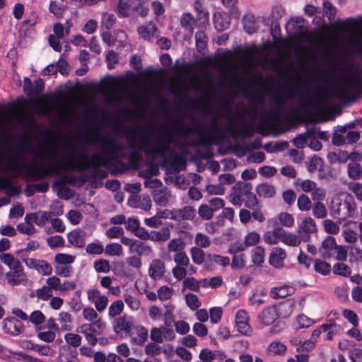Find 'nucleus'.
I'll return each mask as SVG.
<instances>
[{"label": "nucleus", "mask_w": 362, "mask_h": 362, "mask_svg": "<svg viewBox=\"0 0 362 362\" xmlns=\"http://www.w3.org/2000/svg\"><path fill=\"white\" fill-rule=\"evenodd\" d=\"M333 273L343 276H348L351 274V269L344 263H337L333 267Z\"/></svg>", "instance_id": "e433bc0d"}, {"label": "nucleus", "mask_w": 362, "mask_h": 362, "mask_svg": "<svg viewBox=\"0 0 362 362\" xmlns=\"http://www.w3.org/2000/svg\"><path fill=\"white\" fill-rule=\"evenodd\" d=\"M351 88H354L357 91L362 90V77L356 76L352 79L347 81L344 86V90H349Z\"/></svg>", "instance_id": "72a5a7b5"}, {"label": "nucleus", "mask_w": 362, "mask_h": 362, "mask_svg": "<svg viewBox=\"0 0 362 362\" xmlns=\"http://www.w3.org/2000/svg\"><path fill=\"white\" fill-rule=\"evenodd\" d=\"M256 192L259 197H272L276 194L275 187L272 185L262 183L256 187Z\"/></svg>", "instance_id": "f3484780"}, {"label": "nucleus", "mask_w": 362, "mask_h": 362, "mask_svg": "<svg viewBox=\"0 0 362 362\" xmlns=\"http://www.w3.org/2000/svg\"><path fill=\"white\" fill-rule=\"evenodd\" d=\"M64 339L68 344L74 347H78L81 344L82 338L79 334L67 333L64 336Z\"/></svg>", "instance_id": "4c0bfd02"}, {"label": "nucleus", "mask_w": 362, "mask_h": 362, "mask_svg": "<svg viewBox=\"0 0 362 362\" xmlns=\"http://www.w3.org/2000/svg\"><path fill=\"white\" fill-rule=\"evenodd\" d=\"M243 23L244 30L248 34H252L257 31L258 26L253 15L248 14L245 16L243 18Z\"/></svg>", "instance_id": "2eb2a0df"}, {"label": "nucleus", "mask_w": 362, "mask_h": 362, "mask_svg": "<svg viewBox=\"0 0 362 362\" xmlns=\"http://www.w3.org/2000/svg\"><path fill=\"white\" fill-rule=\"evenodd\" d=\"M222 309L219 307H214L209 310L210 320L212 323H217L221 319Z\"/></svg>", "instance_id": "bf43d9fd"}, {"label": "nucleus", "mask_w": 362, "mask_h": 362, "mask_svg": "<svg viewBox=\"0 0 362 362\" xmlns=\"http://www.w3.org/2000/svg\"><path fill=\"white\" fill-rule=\"evenodd\" d=\"M347 173L349 178L356 180L362 177V167L357 163H349L347 165Z\"/></svg>", "instance_id": "a211bd4d"}, {"label": "nucleus", "mask_w": 362, "mask_h": 362, "mask_svg": "<svg viewBox=\"0 0 362 362\" xmlns=\"http://www.w3.org/2000/svg\"><path fill=\"white\" fill-rule=\"evenodd\" d=\"M86 251L88 254L100 255L104 252V248L100 243H92L86 246Z\"/></svg>", "instance_id": "603ef678"}, {"label": "nucleus", "mask_w": 362, "mask_h": 362, "mask_svg": "<svg viewBox=\"0 0 362 362\" xmlns=\"http://www.w3.org/2000/svg\"><path fill=\"white\" fill-rule=\"evenodd\" d=\"M298 206L300 211H308L312 207V203L310 198L303 194L298 199Z\"/></svg>", "instance_id": "58836bf2"}, {"label": "nucleus", "mask_w": 362, "mask_h": 362, "mask_svg": "<svg viewBox=\"0 0 362 362\" xmlns=\"http://www.w3.org/2000/svg\"><path fill=\"white\" fill-rule=\"evenodd\" d=\"M294 291L293 287L284 285L278 288H273L271 290L270 296L274 299L283 298L293 294Z\"/></svg>", "instance_id": "ddd939ff"}, {"label": "nucleus", "mask_w": 362, "mask_h": 362, "mask_svg": "<svg viewBox=\"0 0 362 362\" xmlns=\"http://www.w3.org/2000/svg\"><path fill=\"white\" fill-rule=\"evenodd\" d=\"M268 350L275 355L283 356L286 352V346L280 341H273L269 344Z\"/></svg>", "instance_id": "c756f323"}, {"label": "nucleus", "mask_w": 362, "mask_h": 362, "mask_svg": "<svg viewBox=\"0 0 362 362\" xmlns=\"http://www.w3.org/2000/svg\"><path fill=\"white\" fill-rule=\"evenodd\" d=\"M174 261L177 266L187 267L189 264V259L184 252H177L174 256Z\"/></svg>", "instance_id": "49530a36"}, {"label": "nucleus", "mask_w": 362, "mask_h": 362, "mask_svg": "<svg viewBox=\"0 0 362 362\" xmlns=\"http://www.w3.org/2000/svg\"><path fill=\"white\" fill-rule=\"evenodd\" d=\"M56 334L54 332L47 331V332H40L37 334V337L47 343L52 342L55 339Z\"/></svg>", "instance_id": "69168bd1"}, {"label": "nucleus", "mask_w": 362, "mask_h": 362, "mask_svg": "<svg viewBox=\"0 0 362 362\" xmlns=\"http://www.w3.org/2000/svg\"><path fill=\"white\" fill-rule=\"evenodd\" d=\"M54 261L58 264H69L74 262V257L67 254L58 253L54 256Z\"/></svg>", "instance_id": "c03bdc74"}, {"label": "nucleus", "mask_w": 362, "mask_h": 362, "mask_svg": "<svg viewBox=\"0 0 362 362\" xmlns=\"http://www.w3.org/2000/svg\"><path fill=\"white\" fill-rule=\"evenodd\" d=\"M286 257L285 250L281 247H274L270 256L269 263L276 268H281L284 265V259Z\"/></svg>", "instance_id": "1a4fd4ad"}, {"label": "nucleus", "mask_w": 362, "mask_h": 362, "mask_svg": "<svg viewBox=\"0 0 362 362\" xmlns=\"http://www.w3.org/2000/svg\"><path fill=\"white\" fill-rule=\"evenodd\" d=\"M264 255L265 251L262 246L256 247L253 250V255L252 257V262L257 266H261L264 262Z\"/></svg>", "instance_id": "cd10ccee"}, {"label": "nucleus", "mask_w": 362, "mask_h": 362, "mask_svg": "<svg viewBox=\"0 0 362 362\" xmlns=\"http://www.w3.org/2000/svg\"><path fill=\"white\" fill-rule=\"evenodd\" d=\"M213 261L223 267H226L230 264V259L228 257H223L218 255H211V254H208L206 255L205 262V268L206 269H211Z\"/></svg>", "instance_id": "f8f14e48"}, {"label": "nucleus", "mask_w": 362, "mask_h": 362, "mask_svg": "<svg viewBox=\"0 0 362 362\" xmlns=\"http://www.w3.org/2000/svg\"><path fill=\"white\" fill-rule=\"evenodd\" d=\"M344 206L346 211L345 212L346 217H351L353 215V212L355 209V202L353 200L352 197L349 196L346 199H344L343 204L340 203V206Z\"/></svg>", "instance_id": "a19ab883"}, {"label": "nucleus", "mask_w": 362, "mask_h": 362, "mask_svg": "<svg viewBox=\"0 0 362 362\" xmlns=\"http://www.w3.org/2000/svg\"><path fill=\"white\" fill-rule=\"evenodd\" d=\"M185 286L194 291H199V282L197 281L194 277H187L183 281Z\"/></svg>", "instance_id": "13d9d810"}, {"label": "nucleus", "mask_w": 362, "mask_h": 362, "mask_svg": "<svg viewBox=\"0 0 362 362\" xmlns=\"http://www.w3.org/2000/svg\"><path fill=\"white\" fill-rule=\"evenodd\" d=\"M187 306L192 310L198 309L201 306V303L196 294L189 293L185 296Z\"/></svg>", "instance_id": "c85d7f7f"}, {"label": "nucleus", "mask_w": 362, "mask_h": 362, "mask_svg": "<svg viewBox=\"0 0 362 362\" xmlns=\"http://www.w3.org/2000/svg\"><path fill=\"white\" fill-rule=\"evenodd\" d=\"M114 156L101 158L100 156L89 157L83 153L81 154V160L73 159L69 162L66 168H71L76 170H84L91 168V165L107 168L112 165Z\"/></svg>", "instance_id": "f257e3e1"}, {"label": "nucleus", "mask_w": 362, "mask_h": 362, "mask_svg": "<svg viewBox=\"0 0 362 362\" xmlns=\"http://www.w3.org/2000/svg\"><path fill=\"white\" fill-rule=\"evenodd\" d=\"M36 270L42 275L48 276L52 272V265L45 260H39Z\"/></svg>", "instance_id": "37998d69"}, {"label": "nucleus", "mask_w": 362, "mask_h": 362, "mask_svg": "<svg viewBox=\"0 0 362 362\" xmlns=\"http://www.w3.org/2000/svg\"><path fill=\"white\" fill-rule=\"evenodd\" d=\"M94 268L98 272L107 273L110 269V262L107 259H98L94 262Z\"/></svg>", "instance_id": "79ce46f5"}, {"label": "nucleus", "mask_w": 362, "mask_h": 362, "mask_svg": "<svg viewBox=\"0 0 362 362\" xmlns=\"http://www.w3.org/2000/svg\"><path fill=\"white\" fill-rule=\"evenodd\" d=\"M166 212L170 215V218L175 221L191 220L196 215V210L190 206H185L183 209H174L173 211L166 210Z\"/></svg>", "instance_id": "423d86ee"}, {"label": "nucleus", "mask_w": 362, "mask_h": 362, "mask_svg": "<svg viewBox=\"0 0 362 362\" xmlns=\"http://www.w3.org/2000/svg\"><path fill=\"white\" fill-rule=\"evenodd\" d=\"M324 227L325 231L330 234H337L339 231V226L330 219L324 221Z\"/></svg>", "instance_id": "864d4df0"}, {"label": "nucleus", "mask_w": 362, "mask_h": 362, "mask_svg": "<svg viewBox=\"0 0 362 362\" xmlns=\"http://www.w3.org/2000/svg\"><path fill=\"white\" fill-rule=\"evenodd\" d=\"M280 222L286 227H291L294 223V219L291 214L282 212L279 215Z\"/></svg>", "instance_id": "052dcab7"}, {"label": "nucleus", "mask_w": 362, "mask_h": 362, "mask_svg": "<svg viewBox=\"0 0 362 362\" xmlns=\"http://www.w3.org/2000/svg\"><path fill=\"white\" fill-rule=\"evenodd\" d=\"M196 21L193 16L189 13H186L182 15L180 20V23L182 28H184L190 35H192L194 31V25Z\"/></svg>", "instance_id": "6ab92c4d"}, {"label": "nucleus", "mask_w": 362, "mask_h": 362, "mask_svg": "<svg viewBox=\"0 0 362 362\" xmlns=\"http://www.w3.org/2000/svg\"><path fill=\"white\" fill-rule=\"evenodd\" d=\"M129 146L131 148L134 150H140L142 151L145 148V146L148 144L149 140L148 138L144 137L142 139V142L140 144H137L136 138L135 134L129 137Z\"/></svg>", "instance_id": "c9c22d12"}, {"label": "nucleus", "mask_w": 362, "mask_h": 362, "mask_svg": "<svg viewBox=\"0 0 362 362\" xmlns=\"http://www.w3.org/2000/svg\"><path fill=\"white\" fill-rule=\"evenodd\" d=\"M54 159L55 163L52 166L38 168L36 165H33L28 169V175L32 180H40L45 178L49 175L57 174L59 170L62 168V165H59L56 160V155L54 153L48 152Z\"/></svg>", "instance_id": "f03ea898"}, {"label": "nucleus", "mask_w": 362, "mask_h": 362, "mask_svg": "<svg viewBox=\"0 0 362 362\" xmlns=\"http://www.w3.org/2000/svg\"><path fill=\"white\" fill-rule=\"evenodd\" d=\"M124 304L120 300H117L112 303L109 308V315L111 317H114L119 315L123 310Z\"/></svg>", "instance_id": "ea45409f"}, {"label": "nucleus", "mask_w": 362, "mask_h": 362, "mask_svg": "<svg viewBox=\"0 0 362 362\" xmlns=\"http://www.w3.org/2000/svg\"><path fill=\"white\" fill-rule=\"evenodd\" d=\"M175 327L177 332L180 334H185L189 331V324L183 320L175 322Z\"/></svg>", "instance_id": "774afa93"}, {"label": "nucleus", "mask_w": 362, "mask_h": 362, "mask_svg": "<svg viewBox=\"0 0 362 362\" xmlns=\"http://www.w3.org/2000/svg\"><path fill=\"white\" fill-rule=\"evenodd\" d=\"M102 148L104 151L113 155L117 154L125 149L123 145L117 144L114 141H111L108 144H107L105 141H103Z\"/></svg>", "instance_id": "412c9836"}, {"label": "nucleus", "mask_w": 362, "mask_h": 362, "mask_svg": "<svg viewBox=\"0 0 362 362\" xmlns=\"http://www.w3.org/2000/svg\"><path fill=\"white\" fill-rule=\"evenodd\" d=\"M157 30L154 24L149 23L146 25H141L138 28L139 35L145 40H150L151 37L154 35V32Z\"/></svg>", "instance_id": "aec40b11"}, {"label": "nucleus", "mask_w": 362, "mask_h": 362, "mask_svg": "<svg viewBox=\"0 0 362 362\" xmlns=\"http://www.w3.org/2000/svg\"><path fill=\"white\" fill-rule=\"evenodd\" d=\"M17 229L19 232L27 235H31L35 232V228L30 222L19 223Z\"/></svg>", "instance_id": "680f3d73"}, {"label": "nucleus", "mask_w": 362, "mask_h": 362, "mask_svg": "<svg viewBox=\"0 0 362 362\" xmlns=\"http://www.w3.org/2000/svg\"><path fill=\"white\" fill-rule=\"evenodd\" d=\"M0 260L2 263L7 265L10 270H13L14 268L21 264V262L16 259L13 255L10 253H2L0 255Z\"/></svg>", "instance_id": "5701e85b"}, {"label": "nucleus", "mask_w": 362, "mask_h": 362, "mask_svg": "<svg viewBox=\"0 0 362 362\" xmlns=\"http://www.w3.org/2000/svg\"><path fill=\"white\" fill-rule=\"evenodd\" d=\"M170 238V230L163 228L160 231H151L148 240L153 241H166Z\"/></svg>", "instance_id": "393cba45"}, {"label": "nucleus", "mask_w": 362, "mask_h": 362, "mask_svg": "<svg viewBox=\"0 0 362 362\" xmlns=\"http://www.w3.org/2000/svg\"><path fill=\"white\" fill-rule=\"evenodd\" d=\"M152 252L151 247L143 242L134 240V244L129 248V252H135L138 256L141 257L143 255H148Z\"/></svg>", "instance_id": "4468645a"}, {"label": "nucleus", "mask_w": 362, "mask_h": 362, "mask_svg": "<svg viewBox=\"0 0 362 362\" xmlns=\"http://www.w3.org/2000/svg\"><path fill=\"white\" fill-rule=\"evenodd\" d=\"M252 185L249 182L239 181L233 187L230 194L231 202L234 205L240 206L244 202V197L247 196L252 192Z\"/></svg>", "instance_id": "7ed1b4c3"}, {"label": "nucleus", "mask_w": 362, "mask_h": 362, "mask_svg": "<svg viewBox=\"0 0 362 362\" xmlns=\"http://www.w3.org/2000/svg\"><path fill=\"white\" fill-rule=\"evenodd\" d=\"M194 10L197 12V20L200 21V23L204 24L209 21V13L204 9L202 4L199 0L195 1L194 4Z\"/></svg>", "instance_id": "4be33fe9"}, {"label": "nucleus", "mask_w": 362, "mask_h": 362, "mask_svg": "<svg viewBox=\"0 0 362 362\" xmlns=\"http://www.w3.org/2000/svg\"><path fill=\"white\" fill-rule=\"evenodd\" d=\"M192 261L197 264H201L206 262L204 252L198 247H192L190 250Z\"/></svg>", "instance_id": "b1692460"}, {"label": "nucleus", "mask_w": 362, "mask_h": 362, "mask_svg": "<svg viewBox=\"0 0 362 362\" xmlns=\"http://www.w3.org/2000/svg\"><path fill=\"white\" fill-rule=\"evenodd\" d=\"M230 23L227 18H223L221 15L214 16V26L218 31L221 32L226 30L229 27Z\"/></svg>", "instance_id": "2f4dec72"}, {"label": "nucleus", "mask_w": 362, "mask_h": 362, "mask_svg": "<svg viewBox=\"0 0 362 362\" xmlns=\"http://www.w3.org/2000/svg\"><path fill=\"white\" fill-rule=\"evenodd\" d=\"M83 328H86V330H88L91 332L100 334L104 329L105 324L101 320H98L91 325H83L82 327V329Z\"/></svg>", "instance_id": "a18cd8bd"}, {"label": "nucleus", "mask_w": 362, "mask_h": 362, "mask_svg": "<svg viewBox=\"0 0 362 362\" xmlns=\"http://www.w3.org/2000/svg\"><path fill=\"white\" fill-rule=\"evenodd\" d=\"M317 226L315 221L310 218H305L298 228V233L303 242H308L310 239V234L317 232Z\"/></svg>", "instance_id": "20e7f679"}, {"label": "nucleus", "mask_w": 362, "mask_h": 362, "mask_svg": "<svg viewBox=\"0 0 362 362\" xmlns=\"http://www.w3.org/2000/svg\"><path fill=\"white\" fill-rule=\"evenodd\" d=\"M170 197V192L165 189L156 191L153 198L157 205L164 206L169 202Z\"/></svg>", "instance_id": "dca6fc26"}, {"label": "nucleus", "mask_w": 362, "mask_h": 362, "mask_svg": "<svg viewBox=\"0 0 362 362\" xmlns=\"http://www.w3.org/2000/svg\"><path fill=\"white\" fill-rule=\"evenodd\" d=\"M198 214L204 220H210L214 215L213 209L207 204H202L198 209Z\"/></svg>", "instance_id": "09e8293b"}, {"label": "nucleus", "mask_w": 362, "mask_h": 362, "mask_svg": "<svg viewBox=\"0 0 362 362\" xmlns=\"http://www.w3.org/2000/svg\"><path fill=\"white\" fill-rule=\"evenodd\" d=\"M105 253L109 256H121L123 254V248L119 243H110L105 246Z\"/></svg>", "instance_id": "a878e982"}, {"label": "nucleus", "mask_w": 362, "mask_h": 362, "mask_svg": "<svg viewBox=\"0 0 362 362\" xmlns=\"http://www.w3.org/2000/svg\"><path fill=\"white\" fill-rule=\"evenodd\" d=\"M132 325V323L129 321H127L126 319L123 317H119L117 320L116 328L124 331L127 334H129L131 332Z\"/></svg>", "instance_id": "5fc2aeb1"}, {"label": "nucleus", "mask_w": 362, "mask_h": 362, "mask_svg": "<svg viewBox=\"0 0 362 362\" xmlns=\"http://www.w3.org/2000/svg\"><path fill=\"white\" fill-rule=\"evenodd\" d=\"M47 243L52 249L64 245V238L61 235H57L47 238Z\"/></svg>", "instance_id": "de8ad7c7"}, {"label": "nucleus", "mask_w": 362, "mask_h": 362, "mask_svg": "<svg viewBox=\"0 0 362 362\" xmlns=\"http://www.w3.org/2000/svg\"><path fill=\"white\" fill-rule=\"evenodd\" d=\"M314 269L316 272L322 275H327L331 272V265L321 259H315Z\"/></svg>", "instance_id": "bb28decb"}, {"label": "nucleus", "mask_w": 362, "mask_h": 362, "mask_svg": "<svg viewBox=\"0 0 362 362\" xmlns=\"http://www.w3.org/2000/svg\"><path fill=\"white\" fill-rule=\"evenodd\" d=\"M86 233L82 230H73L68 234L69 242L77 247H83L86 244Z\"/></svg>", "instance_id": "9b49d317"}, {"label": "nucleus", "mask_w": 362, "mask_h": 362, "mask_svg": "<svg viewBox=\"0 0 362 362\" xmlns=\"http://www.w3.org/2000/svg\"><path fill=\"white\" fill-rule=\"evenodd\" d=\"M195 243L200 247H207L210 245L211 240L207 235L198 233L195 236Z\"/></svg>", "instance_id": "3c124183"}, {"label": "nucleus", "mask_w": 362, "mask_h": 362, "mask_svg": "<svg viewBox=\"0 0 362 362\" xmlns=\"http://www.w3.org/2000/svg\"><path fill=\"white\" fill-rule=\"evenodd\" d=\"M259 235L255 232L249 233L245 238L244 244L246 247L255 245L259 243Z\"/></svg>", "instance_id": "6e6d98bb"}, {"label": "nucleus", "mask_w": 362, "mask_h": 362, "mask_svg": "<svg viewBox=\"0 0 362 362\" xmlns=\"http://www.w3.org/2000/svg\"><path fill=\"white\" fill-rule=\"evenodd\" d=\"M245 197L246 198L245 206L247 208H249L252 210H255L256 208H258V201L255 194L251 192Z\"/></svg>", "instance_id": "e2e57ef3"}, {"label": "nucleus", "mask_w": 362, "mask_h": 362, "mask_svg": "<svg viewBox=\"0 0 362 362\" xmlns=\"http://www.w3.org/2000/svg\"><path fill=\"white\" fill-rule=\"evenodd\" d=\"M35 295L40 299L47 300L52 296V292L49 287L45 286L37 290Z\"/></svg>", "instance_id": "4d7b16f0"}, {"label": "nucleus", "mask_w": 362, "mask_h": 362, "mask_svg": "<svg viewBox=\"0 0 362 362\" xmlns=\"http://www.w3.org/2000/svg\"><path fill=\"white\" fill-rule=\"evenodd\" d=\"M123 234L124 230L122 228L118 226L111 227L107 230H106V235L109 238H117L120 236H122Z\"/></svg>", "instance_id": "0e129e2a"}, {"label": "nucleus", "mask_w": 362, "mask_h": 362, "mask_svg": "<svg viewBox=\"0 0 362 362\" xmlns=\"http://www.w3.org/2000/svg\"><path fill=\"white\" fill-rule=\"evenodd\" d=\"M313 212L315 218H324L327 216V210L325 204L320 202H317L313 207Z\"/></svg>", "instance_id": "f704fd0d"}, {"label": "nucleus", "mask_w": 362, "mask_h": 362, "mask_svg": "<svg viewBox=\"0 0 362 362\" xmlns=\"http://www.w3.org/2000/svg\"><path fill=\"white\" fill-rule=\"evenodd\" d=\"M3 328L6 333L17 336L24 331L23 323L14 317L5 318L3 321Z\"/></svg>", "instance_id": "39448f33"}, {"label": "nucleus", "mask_w": 362, "mask_h": 362, "mask_svg": "<svg viewBox=\"0 0 362 362\" xmlns=\"http://www.w3.org/2000/svg\"><path fill=\"white\" fill-rule=\"evenodd\" d=\"M165 272L164 263L160 259L153 260L149 267L148 274L153 279H160Z\"/></svg>", "instance_id": "9d476101"}, {"label": "nucleus", "mask_w": 362, "mask_h": 362, "mask_svg": "<svg viewBox=\"0 0 362 362\" xmlns=\"http://www.w3.org/2000/svg\"><path fill=\"white\" fill-rule=\"evenodd\" d=\"M282 241L285 244L290 246H298L300 244L302 240L300 239L299 235L298 236L296 235L287 233Z\"/></svg>", "instance_id": "8fccbe9b"}, {"label": "nucleus", "mask_w": 362, "mask_h": 362, "mask_svg": "<svg viewBox=\"0 0 362 362\" xmlns=\"http://www.w3.org/2000/svg\"><path fill=\"white\" fill-rule=\"evenodd\" d=\"M6 278L7 282L11 286H16L27 281V276L25 273L23 272L21 264L14 268L13 270H10L6 274Z\"/></svg>", "instance_id": "0eeeda50"}, {"label": "nucleus", "mask_w": 362, "mask_h": 362, "mask_svg": "<svg viewBox=\"0 0 362 362\" xmlns=\"http://www.w3.org/2000/svg\"><path fill=\"white\" fill-rule=\"evenodd\" d=\"M335 238L332 236L327 237L322 243V248L325 250H332L337 247Z\"/></svg>", "instance_id": "338daca9"}, {"label": "nucleus", "mask_w": 362, "mask_h": 362, "mask_svg": "<svg viewBox=\"0 0 362 362\" xmlns=\"http://www.w3.org/2000/svg\"><path fill=\"white\" fill-rule=\"evenodd\" d=\"M45 320L44 314L40 310H35L31 313L29 320L35 326L42 324ZM42 327H37L36 330L40 329Z\"/></svg>", "instance_id": "7c9ffc66"}, {"label": "nucleus", "mask_w": 362, "mask_h": 362, "mask_svg": "<svg viewBox=\"0 0 362 362\" xmlns=\"http://www.w3.org/2000/svg\"><path fill=\"white\" fill-rule=\"evenodd\" d=\"M280 316L275 306L265 308L259 315V318L265 325H270L274 323Z\"/></svg>", "instance_id": "6e6552de"}, {"label": "nucleus", "mask_w": 362, "mask_h": 362, "mask_svg": "<svg viewBox=\"0 0 362 362\" xmlns=\"http://www.w3.org/2000/svg\"><path fill=\"white\" fill-rule=\"evenodd\" d=\"M185 247V243L180 238H175L171 240L168 245V249L169 251L180 252H182Z\"/></svg>", "instance_id": "473e14b6"}]
</instances>
